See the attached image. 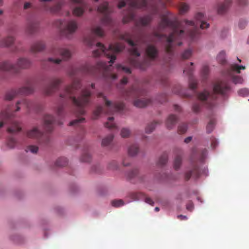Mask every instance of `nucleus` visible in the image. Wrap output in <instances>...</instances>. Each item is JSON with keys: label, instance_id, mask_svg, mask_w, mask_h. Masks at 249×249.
Here are the masks:
<instances>
[{"label": "nucleus", "instance_id": "obj_50", "mask_svg": "<svg viewBox=\"0 0 249 249\" xmlns=\"http://www.w3.org/2000/svg\"><path fill=\"white\" fill-rule=\"evenodd\" d=\"M189 9V5L186 3H182L180 6V12L181 14H183L187 12Z\"/></svg>", "mask_w": 249, "mask_h": 249}, {"label": "nucleus", "instance_id": "obj_5", "mask_svg": "<svg viewBox=\"0 0 249 249\" xmlns=\"http://www.w3.org/2000/svg\"><path fill=\"white\" fill-rule=\"evenodd\" d=\"M145 35L143 34L139 35L136 36L134 35L129 33L125 32L124 34H120L119 38L121 40H124L128 44L133 47L130 50L132 57L130 58V63L132 66L136 68L141 70H144L149 66V62L146 59L140 60L138 57L140 55V53L138 49L134 47L141 43H144Z\"/></svg>", "mask_w": 249, "mask_h": 249}, {"label": "nucleus", "instance_id": "obj_62", "mask_svg": "<svg viewBox=\"0 0 249 249\" xmlns=\"http://www.w3.org/2000/svg\"><path fill=\"white\" fill-rule=\"evenodd\" d=\"M63 21L60 19L57 20L55 22L56 25L59 28L61 27Z\"/></svg>", "mask_w": 249, "mask_h": 249}, {"label": "nucleus", "instance_id": "obj_44", "mask_svg": "<svg viewBox=\"0 0 249 249\" xmlns=\"http://www.w3.org/2000/svg\"><path fill=\"white\" fill-rule=\"evenodd\" d=\"M228 74L231 75L232 77V82L235 84H242L243 82V78L239 76H233L232 75L231 73L232 72H231V73L229 72V71H228Z\"/></svg>", "mask_w": 249, "mask_h": 249}, {"label": "nucleus", "instance_id": "obj_31", "mask_svg": "<svg viewBox=\"0 0 249 249\" xmlns=\"http://www.w3.org/2000/svg\"><path fill=\"white\" fill-rule=\"evenodd\" d=\"M125 176L127 177V178L130 180H132L135 178H139L138 175V170L137 169H134L127 172Z\"/></svg>", "mask_w": 249, "mask_h": 249}, {"label": "nucleus", "instance_id": "obj_26", "mask_svg": "<svg viewBox=\"0 0 249 249\" xmlns=\"http://www.w3.org/2000/svg\"><path fill=\"white\" fill-rule=\"evenodd\" d=\"M14 41L15 38L13 36H8L0 40V47H9L14 43Z\"/></svg>", "mask_w": 249, "mask_h": 249}, {"label": "nucleus", "instance_id": "obj_53", "mask_svg": "<svg viewBox=\"0 0 249 249\" xmlns=\"http://www.w3.org/2000/svg\"><path fill=\"white\" fill-rule=\"evenodd\" d=\"M16 143V141L14 138L12 137H9L7 140V145L10 148L14 147Z\"/></svg>", "mask_w": 249, "mask_h": 249}, {"label": "nucleus", "instance_id": "obj_9", "mask_svg": "<svg viewBox=\"0 0 249 249\" xmlns=\"http://www.w3.org/2000/svg\"><path fill=\"white\" fill-rule=\"evenodd\" d=\"M142 94L141 89L133 87L129 90L126 91L124 94L126 99H136L134 101V105L138 107H143L149 105L151 102L150 99L143 98L142 99H136Z\"/></svg>", "mask_w": 249, "mask_h": 249}, {"label": "nucleus", "instance_id": "obj_45", "mask_svg": "<svg viewBox=\"0 0 249 249\" xmlns=\"http://www.w3.org/2000/svg\"><path fill=\"white\" fill-rule=\"evenodd\" d=\"M225 53L221 51L217 56V61L221 64H224L226 63Z\"/></svg>", "mask_w": 249, "mask_h": 249}, {"label": "nucleus", "instance_id": "obj_30", "mask_svg": "<svg viewBox=\"0 0 249 249\" xmlns=\"http://www.w3.org/2000/svg\"><path fill=\"white\" fill-rule=\"evenodd\" d=\"M21 127L18 123L12 122L11 125L8 128L7 131L10 133H15L21 130Z\"/></svg>", "mask_w": 249, "mask_h": 249}, {"label": "nucleus", "instance_id": "obj_34", "mask_svg": "<svg viewBox=\"0 0 249 249\" xmlns=\"http://www.w3.org/2000/svg\"><path fill=\"white\" fill-rule=\"evenodd\" d=\"M114 118L110 117L108 118V121L105 123V126L110 129H117V127L113 123Z\"/></svg>", "mask_w": 249, "mask_h": 249}, {"label": "nucleus", "instance_id": "obj_18", "mask_svg": "<svg viewBox=\"0 0 249 249\" xmlns=\"http://www.w3.org/2000/svg\"><path fill=\"white\" fill-rule=\"evenodd\" d=\"M73 3L79 4V6L74 7L72 10V14L76 17H81L83 15L87 8V4L84 0H70Z\"/></svg>", "mask_w": 249, "mask_h": 249}, {"label": "nucleus", "instance_id": "obj_2", "mask_svg": "<svg viewBox=\"0 0 249 249\" xmlns=\"http://www.w3.org/2000/svg\"><path fill=\"white\" fill-rule=\"evenodd\" d=\"M97 49L92 52L94 57H98L101 55H105L109 59V66L106 62H99L95 66H91L89 64L82 65L78 69H72L70 72L71 76H73L78 72L85 74H95L96 73H102L104 76H107L112 79H115L117 76L116 74L110 72L111 66L116 58L117 53L122 52L125 48L124 43H115L110 44L108 49L100 42L96 44Z\"/></svg>", "mask_w": 249, "mask_h": 249}, {"label": "nucleus", "instance_id": "obj_51", "mask_svg": "<svg viewBox=\"0 0 249 249\" xmlns=\"http://www.w3.org/2000/svg\"><path fill=\"white\" fill-rule=\"evenodd\" d=\"M209 72V69L207 66H204L201 70V74L204 79H206Z\"/></svg>", "mask_w": 249, "mask_h": 249}, {"label": "nucleus", "instance_id": "obj_3", "mask_svg": "<svg viewBox=\"0 0 249 249\" xmlns=\"http://www.w3.org/2000/svg\"><path fill=\"white\" fill-rule=\"evenodd\" d=\"M81 87L80 81L74 79L71 85L66 87L64 93L60 94V97L71 99L73 105L77 107L76 114L83 115L85 113L84 107L89 103L91 92L89 88L86 87L81 91L79 96L76 99L75 95Z\"/></svg>", "mask_w": 249, "mask_h": 249}, {"label": "nucleus", "instance_id": "obj_58", "mask_svg": "<svg viewBox=\"0 0 249 249\" xmlns=\"http://www.w3.org/2000/svg\"><path fill=\"white\" fill-rule=\"evenodd\" d=\"M217 145V141L215 138H213L211 140V147L212 148H215Z\"/></svg>", "mask_w": 249, "mask_h": 249}, {"label": "nucleus", "instance_id": "obj_19", "mask_svg": "<svg viewBox=\"0 0 249 249\" xmlns=\"http://www.w3.org/2000/svg\"><path fill=\"white\" fill-rule=\"evenodd\" d=\"M78 29L77 21L74 19L67 21L64 26L63 32L67 36L74 34Z\"/></svg>", "mask_w": 249, "mask_h": 249}, {"label": "nucleus", "instance_id": "obj_64", "mask_svg": "<svg viewBox=\"0 0 249 249\" xmlns=\"http://www.w3.org/2000/svg\"><path fill=\"white\" fill-rule=\"evenodd\" d=\"M192 139V137H191V136L188 137L185 139L184 142L186 143H188L191 141Z\"/></svg>", "mask_w": 249, "mask_h": 249}, {"label": "nucleus", "instance_id": "obj_49", "mask_svg": "<svg viewBox=\"0 0 249 249\" xmlns=\"http://www.w3.org/2000/svg\"><path fill=\"white\" fill-rule=\"evenodd\" d=\"M187 130V125L185 124H182L179 125L178 127V132L180 134H183Z\"/></svg>", "mask_w": 249, "mask_h": 249}, {"label": "nucleus", "instance_id": "obj_39", "mask_svg": "<svg viewBox=\"0 0 249 249\" xmlns=\"http://www.w3.org/2000/svg\"><path fill=\"white\" fill-rule=\"evenodd\" d=\"M182 162V158L180 155H177L175 159L174 167L175 170H178Z\"/></svg>", "mask_w": 249, "mask_h": 249}, {"label": "nucleus", "instance_id": "obj_14", "mask_svg": "<svg viewBox=\"0 0 249 249\" xmlns=\"http://www.w3.org/2000/svg\"><path fill=\"white\" fill-rule=\"evenodd\" d=\"M27 136L30 138L37 140L38 143L43 146L47 145L50 142V138L49 135L47 134L43 133L36 127L28 131Z\"/></svg>", "mask_w": 249, "mask_h": 249}, {"label": "nucleus", "instance_id": "obj_38", "mask_svg": "<svg viewBox=\"0 0 249 249\" xmlns=\"http://www.w3.org/2000/svg\"><path fill=\"white\" fill-rule=\"evenodd\" d=\"M193 51L190 49L184 50L180 54V57L182 59H189L192 55Z\"/></svg>", "mask_w": 249, "mask_h": 249}, {"label": "nucleus", "instance_id": "obj_36", "mask_svg": "<svg viewBox=\"0 0 249 249\" xmlns=\"http://www.w3.org/2000/svg\"><path fill=\"white\" fill-rule=\"evenodd\" d=\"M68 164V160L66 158L61 157L58 158L55 163V165L56 167H63Z\"/></svg>", "mask_w": 249, "mask_h": 249}, {"label": "nucleus", "instance_id": "obj_33", "mask_svg": "<svg viewBox=\"0 0 249 249\" xmlns=\"http://www.w3.org/2000/svg\"><path fill=\"white\" fill-rule=\"evenodd\" d=\"M114 136L112 134H110L104 138L102 141V145L103 146H107L109 145L113 141Z\"/></svg>", "mask_w": 249, "mask_h": 249}, {"label": "nucleus", "instance_id": "obj_37", "mask_svg": "<svg viewBox=\"0 0 249 249\" xmlns=\"http://www.w3.org/2000/svg\"><path fill=\"white\" fill-rule=\"evenodd\" d=\"M161 122L154 121L149 124H148L145 128V132L147 133H150L152 132L155 128L157 124H160Z\"/></svg>", "mask_w": 249, "mask_h": 249}, {"label": "nucleus", "instance_id": "obj_17", "mask_svg": "<svg viewBox=\"0 0 249 249\" xmlns=\"http://www.w3.org/2000/svg\"><path fill=\"white\" fill-rule=\"evenodd\" d=\"M62 83L61 79L58 78H52L50 80V83L44 89L45 94L50 95L58 89L59 85Z\"/></svg>", "mask_w": 249, "mask_h": 249}, {"label": "nucleus", "instance_id": "obj_29", "mask_svg": "<svg viewBox=\"0 0 249 249\" xmlns=\"http://www.w3.org/2000/svg\"><path fill=\"white\" fill-rule=\"evenodd\" d=\"M204 18V15L202 13H198L195 16V18L197 21L201 23L200 28L202 29L208 28L209 24L205 22L203 19Z\"/></svg>", "mask_w": 249, "mask_h": 249}, {"label": "nucleus", "instance_id": "obj_47", "mask_svg": "<svg viewBox=\"0 0 249 249\" xmlns=\"http://www.w3.org/2000/svg\"><path fill=\"white\" fill-rule=\"evenodd\" d=\"M111 204L113 207H119L123 206L124 204V203L122 199H118L112 200Z\"/></svg>", "mask_w": 249, "mask_h": 249}, {"label": "nucleus", "instance_id": "obj_46", "mask_svg": "<svg viewBox=\"0 0 249 249\" xmlns=\"http://www.w3.org/2000/svg\"><path fill=\"white\" fill-rule=\"evenodd\" d=\"M84 122H85V118H81L80 119H75V120H74L71 121L69 123V125L70 126H72V125L78 126L80 124L83 123Z\"/></svg>", "mask_w": 249, "mask_h": 249}, {"label": "nucleus", "instance_id": "obj_25", "mask_svg": "<svg viewBox=\"0 0 249 249\" xmlns=\"http://www.w3.org/2000/svg\"><path fill=\"white\" fill-rule=\"evenodd\" d=\"M45 47L44 43L42 41L36 42L31 47V52L33 53H36L43 51Z\"/></svg>", "mask_w": 249, "mask_h": 249}, {"label": "nucleus", "instance_id": "obj_54", "mask_svg": "<svg viewBox=\"0 0 249 249\" xmlns=\"http://www.w3.org/2000/svg\"><path fill=\"white\" fill-rule=\"evenodd\" d=\"M238 93L240 96H248L249 95V89L246 88L240 89L238 90Z\"/></svg>", "mask_w": 249, "mask_h": 249}, {"label": "nucleus", "instance_id": "obj_27", "mask_svg": "<svg viewBox=\"0 0 249 249\" xmlns=\"http://www.w3.org/2000/svg\"><path fill=\"white\" fill-rule=\"evenodd\" d=\"M177 121V116L174 114L170 115L166 121V126L167 128L169 129H172L176 124Z\"/></svg>", "mask_w": 249, "mask_h": 249}, {"label": "nucleus", "instance_id": "obj_8", "mask_svg": "<svg viewBox=\"0 0 249 249\" xmlns=\"http://www.w3.org/2000/svg\"><path fill=\"white\" fill-rule=\"evenodd\" d=\"M31 64V61L28 58L20 57L18 59L16 64H12L9 61H3L0 63V71H9L17 74L19 73L21 70L29 68Z\"/></svg>", "mask_w": 249, "mask_h": 249}, {"label": "nucleus", "instance_id": "obj_48", "mask_svg": "<svg viewBox=\"0 0 249 249\" xmlns=\"http://www.w3.org/2000/svg\"><path fill=\"white\" fill-rule=\"evenodd\" d=\"M130 135V131L127 128H123L121 131V135L123 138L128 137Z\"/></svg>", "mask_w": 249, "mask_h": 249}, {"label": "nucleus", "instance_id": "obj_10", "mask_svg": "<svg viewBox=\"0 0 249 249\" xmlns=\"http://www.w3.org/2000/svg\"><path fill=\"white\" fill-rule=\"evenodd\" d=\"M64 106L62 104L58 105L56 107V113L59 119H62L64 117ZM54 123L58 124H62V122L59 119L55 120L53 116L46 115L44 118L43 127L46 131L51 132L53 129V124Z\"/></svg>", "mask_w": 249, "mask_h": 249}, {"label": "nucleus", "instance_id": "obj_24", "mask_svg": "<svg viewBox=\"0 0 249 249\" xmlns=\"http://www.w3.org/2000/svg\"><path fill=\"white\" fill-rule=\"evenodd\" d=\"M146 53L151 60L155 59L158 55L159 51L155 46L149 45L146 48Z\"/></svg>", "mask_w": 249, "mask_h": 249}, {"label": "nucleus", "instance_id": "obj_41", "mask_svg": "<svg viewBox=\"0 0 249 249\" xmlns=\"http://www.w3.org/2000/svg\"><path fill=\"white\" fill-rule=\"evenodd\" d=\"M215 124V120L214 118L211 119L206 127V130L208 133H209L212 132L214 129Z\"/></svg>", "mask_w": 249, "mask_h": 249}, {"label": "nucleus", "instance_id": "obj_1", "mask_svg": "<svg viewBox=\"0 0 249 249\" xmlns=\"http://www.w3.org/2000/svg\"><path fill=\"white\" fill-rule=\"evenodd\" d=\"M130 6V10L126 15L123 18L124 23L135 20L136 14L133 9H141L148 11L150 14L141 17L135 22L136 26H146L153 19L152 15H159L161 20L159 23V28L162 30L166 27H170L172 33L169 36L156 33L155 36L160 38L163 36L166 39L165 49L167 54L170 58L173 55V49L175 45L180 46L181 42L178 40L182 38H187L190 41L196 40L199 35V31L196 24L191 20L184 19L179 21L175 17H171V13L168 11H165L162 14L160 11V6L163 9L165 8V4L162 0H151L148 2L147 0H121L118 4L119 8L124 7L126 3Z\"/></svg>", "mask_w": 249, "mask_h": 249}, {"label": "nucleus", "instance_id": "obj_28", "mask_svg": "<svg viewBox=\"0 0 249 249\" xmlns=\"http://www.w3.org/2000/svg\"><path fill=\"white\" fill-rule=\"evenodd\" d=\"M231 2V0H225L224 3L220 4L217 8L218 14H222L226 12Z\"/></svg>", "mask_w": 249, "mask_h": 249}, {"label": "nucleus", "instance_id": "obj_61", "mask_svg": "<svg viewBox=\"0 0 249 249\" xmlns=\"http://www.w3.org/2000/svg\"><path fill=\"white\" fill-rule=\"evenodd\" d=\"M32 7V3L29 2H26L24 3V9H27Z\"/></svg>", "mask_w": 249, "mask_h": 249}, {"label": "nucleus", "instance_id": "obj_59", "mask_svg": "<svg viewBox=\"0 0 249 249\" xmlns=\"http://www.w3.org/2000/svg\"><path fill=\"white\" fill-rule=\"evenodd\" d=\"M194 208V205L192 202H188L186 205V209L190 211H192Z\"/></svg>", "mask_w": 249, "mask_h": 249}, {"label": "nucleus", "instance_id": "obj_7", "mask_svg": "<svg viewBox=\"0 0 249 249\" xmlns=\"http://www.w3.org/2000/svg\"><path fill=\"white\" fill-rule=\"evenodd\" d=\"M98 98H103L105 102V108L101 106L96 107L93 111L92 119L93 120L97 119L100 114L104 112L106 114H112L114 112L121 111L124 109V104L122 102H112L108 100L107 97L102 92H99L97 94Z\"/></svg>", "mask_w": 249, "mask_h": 249}, {"label": "nucleus", "instance_id": "obj_15", "mask_svg": "<svg viewBox=\"0 0 249 249\" xmlns=\"http://www.w3.org/2000/svg\"><path fill=\"white\" fill-rule=\"evenodd\" d=\"M97 11L103 15L102 18V22L103 24L106 25H112V20L109 16L111 10L109 8L107 2H104L100 5L97 8Z\"/></svg>", "mask_w": 249, "mask_h": 249}, {"label": "nucleus", "instance_id": "obj_11", "mask_svg": "<svg viewBox=\"0 0 249 249\" xmlns=\"http://www.w3.org/2000/svg\"><path fill=\"white\" fill-rule=\"evenodd\" d=\"M34 90V83L32 81H28L26 86L21 87L18 89H12L6 92L5 96L6 100L10 101L17 96L28 95L32 94Z\"/></svg>", "mask_w": 249, "mask_h": 249}, {"label": "nucleus", "instance_id": "obj_13", "mask_svg": "<svg viewBox=\"0 0 249 249\" xmlns=\"http://www.w3.org/2000/svg\"><path fill=\"white\" fill-rule=\"evenodd\" d=\"M51 53L55 56L60 55L62 57V59L50 57L47 60V62H51L56 64H60L62 60H68L71 56V53L69 50L57 47H55L52 49Z\"/></svg>", "mask_w": 249, "mask_h": 249}, {"label": "nucleus", "instance_id": "obj_12", "mask_svg": "<svg viewBox=\"0 0 249 249\" xmlns=\"http://www.w3.org/2000/svg\"><path fill=\"white\" fill-rule=\"evenodd\" d=\"M44 10L53 14L58 13L65 4V0H39Z\"/></svg>", "mask_w": 249, "mask_h": 249}, {"label": "nucleus", "instance_id": "obj_55", "mask_svg": "<svg viewBox=\"0 0 249 249\" xmlns=\"http://www.w3.org/2000/svg\"><path fill=\"white\" fill-rule=\"evenodd\" d=\"M144 195L142 193H135L132 194V198L134 200L140 199L142 197H144Z\"/></svg>", "mask_w": 249, "mask_h": 249}, {"label": "nucleus", "instance_id": "obj_43", "mask_svg": "<svg viewBox=\"0 0 249 249\" xmlns=\"http://www.w3.org/2000/svg\"><path fill=\"white\" fill-rule=\"evenodd\" d=\"M168 160V156L165 153H163L160 158L158 162L159 165H164L165 164Z\"/></svg>", "mask_w": 249, "mask_h": 249}, {"label": "nucleus", "instance_id": "obj_57", "mask_svg": "<svg viewBox=\"0 0 249 249\" xmlns=\"http://www.w3.org/2000/svg\"><path fill=\"white\" fill-rule=\"evenodd\" d=\"M247 24V21L245 20H241L239 22V27L241 29H244Z\"/></svg>", "mask_w": 249, "mask_h": 249}, {"label": "nucleus", "instance_id": "obj_20", "mask_svg": "<svg viewBox=\"0 0 249 249\" xmlns=\"http://www.w3.org/2000/svg\"><path fill=\"white\" fill-rule=\"evenodd\" d=\"M194 63L193 62L190 63V66L188 68H186L183 71L184 73H186L189 77V86L190 89H195L197 87V82L196 79L192 77V73L193 71V66Z\"/></svg>", "mask_w": 249, "mask_h": 249}, {"label": "nucleus", "instance_id": "obj_21", "mask_svg": "<svg viewBox=\"0 0 249 249\" xmlns=\"http://www.w3.org/2000/svg\"><path fill=\"white\" fill-rule=\"evenodd\" d=\"M39 23L36 20L29 21L26 25V32L29 34H33L36 33L39 28Z\"/></svg>", "mask_w": 249, "mask_h": 249}, {"label": "nucleus", "instance_id": "obj_42", "mask_svg": "<svg viewBox=\"0 0 249 249\" xmlns=\"http://www.w3.org/2000/svg\"><path fill=\"white\" fill-rule=\"evenodd\" d=\"M116 69L117 71H123L126 73H130L131 70L130 69L124 66H122L121 64H117L116 65Z\"/></svg>", "mask_w": 249, "mask_h": 249}, {"label": "nucleus", "instance_id": "obj_16", "mask_svg": "<svg viewBox=\"0 0 249 249\" xmlns=\"http://www.w3.org/2000/svg\"><path fill=\"white\" fill-rule=\"evenodd\" d=\"M104 31L99 26L91 29L89 35H87L84 37V42L89 46H91L93 45L95 40V36H104Z\"/></svg>", "mask_w": 249, "mask_h": 249}, {"label": "nucleus", "instance_id": "obj_40", "mask_svg": "<svg viewBox=\"0 0 249 249\" xmlns=\"http://www.w3.org/2000/svg\"><path fill=\"white\" fill-rule=\"evenodd\" d=\"M91 160V157L88 151H85L83 153V154L80 158V160L82 162H90Z\"/></svg>", "mask_w": 249, "mask_h": 249}, {"label": "nucleus", "instance_id": "obj_63", "mask_svg": "<svg viewBox=\"0 0 249 249\" xmlns=\"http://www.w3.org/2000/svg\"><path fill=\"white\" fill-rule=\"evenodd\" d=\"M127 78L125 77H124L121 81V83L123 85H125L126 84H127Z\"/></svg>", "mask_w": 249, "mask_h": 249}, {"label": "nucleus", "instance_id": "obj_22", "mask_svg": "<svg viewBox=\"0 0 249 249\" xmlns=\"http://www.w3.org/2000/svg\"><path fill=\"white\" fill-rule=\"evenodd\" d=\"M200 175L198 166L197 165H193L192 169L187 171L185 174V179L188 180L191 177L195 178H198Z\"/></svg>", "mask_w": 249, "mask_h": 249}, {"label": "nucleus", "instance_id": "obj_60", "mask_svg": "<svg viewBox=\"0 0 249 249\" xmlns=\"http://www.w3.org/2000/svg\"><path fill=\"white\" fill-rule=\"evenodd\" d=\"M145 202L149 204L150 205L153 206L154 205V202L153 200L149 197H145Z\"/></svg>", "mask_w": 249, "mask_h": 249}, {"label": "nucleus", "instance_id": "obj_6", "mask_svg": "<svg viewBox=\"0 0 249 249\" xmlns=\"http://www.w3.org/2000/svg\"><path fill=\"white\" fill-rule=\"evenodd\" d=\"M16 108L13 110L11 107H8L4 109H3L0 114V128L2 127L4 124H6L7 121H11L12 118L14 117V112L19 111L21 107L25 108L28 111H35L38 112L41 109V105L36 101H30L26 99H23L18 101L16 104Z\"/></svg>", "mask_w": 249, "mask_h": 249}, {"label": "nucleus", "instance_id": "obj_23", "mask_svg": "<svg viewBox=\"0 0 249 249\" xmlns=\"http://www.w3.org/2000/svg\"><path fill=\"white\" fill-rule=\"evenodd\" d=\"M192 159L197 158L199 156V160L201 162H203L207 155V150L203 149L201 151H198L196 148L192 150Z\"/></svg>", "mask_w": 249, "mask_h": 249}, {"label": "nucleus", "instance_id": "obj_52", "mask_svg": "<svg viewBox=\"0 0 249 249\" xmlns=\"http://www.w3.org/2000/svg\"><path fill=\"white\" fill-rule=\"evenodd\" d=\"M38 150V148L37 146L31 145L28 146L27 147V148L26 149V152L30 151L31 153H32L33 154H35V153H37Z\"/></svg>", "mask_w": 249, "mask_h": 249}, {"label": "nucleus", "instance_id": "obj_35", "mask_svg": "<svg viewBox=\"0 0 249 249\" xmlns=\"http://www.w3.org/2000/svg\"><path fill=\"white\" fill-rule=\"evenodd\" d=\"M246 67L243 66H239L236 64H233L231 65L230 67V70H229V72L233 71H236L237 73H240L241 70H245Z\"/></svg>", "mask_w": 249, "mask_h": 249}, {"label": "nucleus", "instance_id": "obj_32", "mask_svg": "<svg viewBox=\"0 0 249 249\" xmlns=\"http://www.w3.org/2000/svg\"><path fill=\"white\" fill-rule=\"evenodd\" d=\"M139 150V146L136 144H133L129 146L128 149V154L134 156L137 154Z\"/></svg>", "mask_w": 249, "mask_h": 249}, {"label": "nucleus", "instance_id": "obj_56", "mask_svg": "<svg viewBox=\"0 0 249 249\" xmlns=\"http://www.w3.org/2000/svg\"><path fill=\"white\" fill-rule=\"evenodd\" d=\"M109 168L112 169H116L118 168V164L116 161H113L109 165Z\"/></svg>", "mask_w": 249, "mask_h": 249}, {"label": "nucleus", "instance_id": "obj_4", "mask_svg": "<svg viewBox=\"0 0 249 249\" xmlns=\"http://www.w3.org/2000/svg\"><path fill=\"white\" fill-rule=\"evenodd\" d=\"M213 91V94H211L206 90L198 94V100L193 104L192 107L195 112H199L203 105L206 106L208 108H212L215 105L214 99L215 98V94L225 96L230 91V87L226 81H218L214 84Z\"/></svg>", "mask_w": 249, "mask_h": 249}]
</instances>
